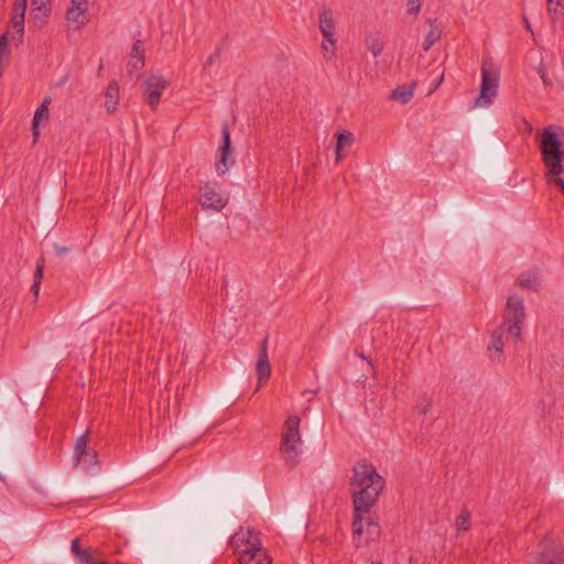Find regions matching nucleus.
Returning a JSON list of instances; mask_svg holds the SVG:
<instances>
[{"instance_id": "obj_24", "label": "nucleus", "mask_w": 564, "mask_h": 564, "mask_svg": "<svg viewBox=\"0 0 564 564\" xmlns=\"http://www.w3.org/2000/svg\"><path fill=\"white\" fill-rule=\"evenodd\" d=\"M432 405V399L427 395V393H422L419 395L415 409L417 410L420 415H426Z\"/></svg>"}, {"instance_id": "obj_18", "label": "nucleus", "mask_w": 564, "mask_h": 564, "mask_svg": "<svg viewBox=\"0 0 564 564\" xmlns=\"http://www.w3.org/2000/svg\"><path fill=\"white\" fill-rule=\"evenodd\" d=\"M105 107L108 113H113L120 99L119 85L116 80L109 83L105 93Z\"/></svg>"}, {"instance_id": "obj_42", "label": "nucleus", "mask_w": 564, "mask_h": 564, "mask_svg": "<svg viewBox=\"0 0 564 564\" xmlns=\"http://www.w3.org/2000/svg\"><path fill=\"white\" fill-rule=\"evenodd\" d=\"M371 564H382L381 562H372Z\"/></svg>"}, {"instance_id": "obj_11", "label": "nucleus", "mask_w": 564, "mask_h": 564, "mask_svg": "<svg viewBox=\"0 0 564 564\" xmlns=\"http://www.w3.org/2000/svg\"><path fill=\"white\" fill-rule=\"evenodd\" d=\"M89 0H70V7L67 9L65 18L69 26L79 29L88 23Z\"/></svg>"}, {"instance_id": "obj_38", "label": "nucleus", "mask_w": 564, "mask_h": 564, "mask_svg": "<svg viewBox=\"0 0 564 564\" xmlns=\"http://www.w3.org/2000/svg\"><path fill=\"white\" fill-rule=\"evenodd\" d=\"M12 40H13L17 44H18V43H21V42L19 41V33H18V32H17V34H14V35L12 36Z\"/></svg>"}, {"instance_id": "obj_20", "label": "nucleus", "mask_w": 564, "mask_h": 564, "mask_svg": "<svg viewBox=\"0 0 564 564\" xmlns=\"http://www.w3.org/2000/svg\"><path fill=\"white\" fill-rule=\"evenodd\" d=\"M51 101V98H45L44 101L41 104V106L35 110L33 120H32V133L34 137V140L37 139L40 132H39V124L40 121L45 118H48V104Z\"/></svg>"}, {"instance_id": "obj_14", "label": "nucleus", "mask_w": 564, "mask_h": 564, "mask_svg": "<svg viewBox=\"0 0 564 564\" xmlns=\"http://www.w3.org/2000/svg\"><path fill=\"white\" fill-rule=\"evenodd\" d=\"M79 538H76L72 541L70 552L74 555L77 564H106L105 562L97 560L93 555V550L82 549L79 544Z\"/></svg>"}, {"instance_id": "obj_12", "label": "nucleus", "mask_w": 564, "mask_h": 564, "mask_svg": "<svg viewBox=\"0 0 564 564\" xmlns=\"http://www.w3.org/2000/svg\"><path fill=\"white\" fill-rule=\"evenodd\" d=\"M199 203L203 208H212L219 212L226 206L227 200L216 193L209 184H206L200 187Z\"/></svg>"}, {"instance_id": "obj_39", "label": "nucleus", "mask_w": 564, "mask_h": 564, "mask_svg": "<svg viewBox=\"0 0 564 564\" xmlns=\"http://www.w3.org/2000/svg\"><path fill=\"white\" fill-rule=\"evenodd\" d=\"M409 564H417V560L413 556L409 558Z\"/></svg>"}, {"instance_id": "obj_31", "label": "nucleus", "mask_w": 564, "mask_h": 564, "mask_svg": "<svg viewBox=\"0 0 564 564\" xmlns=\"http://www.w3.org/2000/svg\"><path fill=\"white\" fill-rule=\"evenodd\" d=\"M538 74L540 75L543 84L547 87V86H551L552 83L551 80L549 79V77L546 76V73H545V69H544V65L543 63L541 62L539 67H538Z\"/></svg>"}, {"instance_id": "obj_37", "label": "nucleus", "mask_w": 564, "mask_h": 564, "mask_svg": "<svg viewBox=\"0 0 564 564\" xmlns=\"http://www.w3.org/2000/svg\"><path fill=\"white\" fill-rule=\"evenodd\" d=\"M443 79H444V74H442V75L440 76V78L437 79V83H436V85H435L434 89H436V88L441 85V83L443 82Z\"/></svg>"}, {"instance_id": "obj_30", "label": "nucleus", "mask_w": 564, "mask_h": 564, "mask_svg": "<svg viewBox=\"0 0 564 564\" xmlns=\"http://www.w3.org/2000/svg\"><path fill=\"white\" fill-rule=\"evenodd\" d=\"M422 0H408V11L410 14L416 15L421 11Z\"/></svg>"}, {"instance_id": "obj_28", "label": "nucleus", "mask_w": 564, "mask_h": 564, "mask_svg": "<svg viewBox=\"0 0 564 564\" xmlns=\"http://www.w3.org/2000/svg\"><path fill=\"white\" fill-rule=\"evenodd\" d=\"M369 50L375 57L379 56L383 51V44L378 39L371 40L369 43Z\"/></svg>"}, {"instance_id": "obj_40", "label": "nucleus", "mask_w": 564, "mask_h": 564, "mask_svg": "<svg viewBox=\"0 0 564 564\" xmlns=\"http://www.w3.org/2000/svg\"><path fill=\"white\" fill-rule=\"evenodd\" d=\"M237 399H238L237 392L235 391L227 401H229V400H234L235 401Z\"/></svg>"}, {"instance_id": "obj_1", "label": "nucleus", "mask_w": 564, "mask_h": 564, "mask_svg": "<svg viewBox=\"0 0 564 564\" xmlns=\"http://www.w3.org/2000/svg\"><path fill=\"white\" fill-rule=\"evenodd\" d=\"M386 480L377 468L365 460L356 463L352 467V477L349 479L354 507V534L362 533V514H366L376 505L381 495Z\"/></svg>"}, {"instance_id": "obj_33", "label": "nucleus", "mask_w": 564, "mask_h": 564, "mask_svg": "<svg viewBox=\"0 0 564 564\" xmlns=\"http://www.w3.org/2000/svg\"><path fill=\"white\" fill-rule=\"evenodd\" d=\"M54 250L57 256L63 257L72 250V247L54 245Z\"/></svg>"}, {"instance_id": "obj_22", "label": "nucleus", "mask_w": 564, "mask_h": 564, "mask_svg": "<svg viewBox=\"0 0 564 564\" xmlns=\"http://www.w3.org/2000/svg\"><path fill=\"white\" fill-rule=\"evenodd\" d=\"M517 285L523 289L539 290V276L533 272H523L517 280Z\"/></svg>"}, {"instance_id": "obj_27", "label": "nucleus", "mask_w": 564, "mask_h": 564, "mask_svg": "<svg viewBox=\"0 0 564 564\" xmlns=\"http://www.w3.org/2000/svg\"><path fill=\"white\" fill-rule=\"evenodd\" d=\"M33 10L40 11L44 17H47L51 12L48 0H32Z\"/></svg>"}, {"instance_id": "obj_13", "label": "nucleus", "mask_w": 564, "mask_h": 564, "mask_svg": "<svg viewBox=\"0 0 564 564\" xmlns=\"http://www.w3.org/2000/svg\"><path fill=\"white\" fill-rule=\"evenodd\" d=\"M261 354L259 356V359L257 361L256 368H257V375H258V383L259 386L262 384V382L268 381V379L271 376V365L268 357V336L261 341Z\"/></svg>"}, {"instance_id": "obj_16", "label": "nucleus", "mask_w": 564, "mask_h": 564, "mask_svg": "<svg viewBox=\"0 0 564 564\" xmlns=\"http://www.w3.org/2000/svg\"><path fill=\"white\" fill-rule=\"evenodd\" d=\"M144 47L143 42L141 40H137L130 53V59L128 62V70L129 73L138 72L144 66Z\"/></svg>"}, {"instance_id": "obj_23", "label": "nucleus", "mask_w": 564, "mask_h": 564, "mask_svg": "<svg viewBox=\"0 0 564 564\" xmlns=\"http://www.w3.org/2000/svg\"><path fill=\"white\" fill-rule=\"evenodd\" d=\"M441 34L438 26H432L423 42V50L427 52L441 39Z\"/></svg>"}, {"instance_id": "obj_41", "label": "nucleus", "mask_w": 564, "mask_h": 564, "mask_svg": "<svg viewBox=\"0 0 564 564\" xmlns=\"http://www.w3.org/2000/svg\"><path fill=\"white\" fill-rule=\"evenodd\" d=\"M359 356L364 359H366L365 355H362V352H359Z\"/></svg>"}, {"instance_id": "obj_15", "label": "nucleus", "mask_w": 564, "mask_h": 564, "mask_svg": "<svg viewBox=\"0 0 564 564\" xmlns=\"http://www.w3.org/2000/svg\"><path fill=\"white\" fill-rule=\"evenodd\" d=\"M28 0H15L14 14L11 20L12 28L19 33V41H23L24 35V14L26 11Z\"/></svg>"}, {"instance_id": "obj_10", "label": "nucleus", "mask_w": 564, "mask_h": 564, "mask_svg": "<svg viewBox=\"0 0 564 564\" xmlns=\"http://www.w3.org/2000/svg\"><path fill=\"white\" fill-rule=\"evenodd\" d=\"M319 29L324 37L323 48L327 52L330 51L334 54L335 51V23L333 19V11L328 8H324L319 12Z\"/></svg>"}, {"instance_id": "obj_7", "label": "nucleus", "mask_w": 564, "mask_h": 564, "mask_svg": "<svg viewBox=\"0 0 564 564\" xmlns=\"http://www.w3.org/2000/svg\"><path fill=\"white\" fill-rule=\"evenodd\" d=\"M231 152L232 148L229 126L227 122H224L221 126V144L218 149V159L215 164L216 171L219 175L227 173L235 164V159L231 156Z\"/></svg>"}, {"instance_id": "obj_6", "label": "nucleus", "mask_w": 564, "mask_h": 564, "mask_svg": "<svg viewBox=\"0 0 564 564\" xmlns=\"http://www.w3.org/2000/svg\"><path fill=\"white\" fill-rule=\"evenodd\" d=\"M533 560L536 564H564V547L555 538L546 535L540 541Z\"/></svg>"}, {"instance_id": "obj_19", "label": "nucleus", "mask_w": 564, "mask_h": 564, "mask_svg": "<svg viewBox=\"0 0 564 564\" xmlns=\"http://www.w3.org/2000/svg\"><path fill=\"white\" fill-rule=\"evenodd\" d=\"M416 82H413L410 86L401 85L393 89L390 94V99L399 101L402 105L408 104L413 97V89Z\"/></svg>"}, {"instance_id": "obj_21", "label": "nucleus", "mask_w": 564, "mask_h": 564, "mask_svg": "<svg viewBox=\"0 0 564 564\" xmlns=\"http://www.w3.org/2000/svg\"><path fill=\"white\" fill-rule=\"evenodd\" d=\"M336 162L341 161V151L346 148L352 144L355 137L354 134L348 130H343L336 133Z\"/></svg>"}, {"instance_id": "obj_8", "label": "nucleus", "mask_w": 564, "mask_h": 564, "mask_svg": "<svg viewBox=\"0 0 564 564\" xmlns=\"http://www.w3.org/2000/svg\"><path fill=\"white\" fill-rule=\"evenodd\" d=\"M88 441L89 430L76 440L73 457L75 466L82 462L88 467L98 464V454L94 448L88 447Z\"/></svg>"}, {"instance_id": "obj_5", "label": "nucleus", "mask_w": 564, "mask_h": 564, "mask_svg": "<svg viewBox=\"0 0 564 564\" xmlns=\"http://www.w3.org/2000/svg\"><path fill=\"white\" fill-rule=\"evenodd\" d=\"M499 84V74L492 68V64L487 61L481 67L480 93L475 100V106L489 107L497 95Z\"/></svg>"}, {"instance_id": "obj_29", "label": "nucleus", "mask_w": 564, "mask_h": 564, "mask_svg": "<svg viewBox=\"0 0 564 564\" xmlns=\"http://www.w3.org/2000/svg\"><path fill=\"white\" fill-rule=\"evenodd\" d=\"M43 271H44V259L40 258L36 262V268L34 271V282L41 283L43 279Z\"/></svg>"}, {"instance_id": "obj_25", "label": "nucleus", "mask_w": 564, "mask_h": 564, "mask_svg": "<svg viewBox=\"0 0 564 564\" xmlns=\"http://www.w3.org/2000/svg\"><path fill=\"white\" fill-rule=\"evenodd\" d=\"M470 514L466 508L456 517V527L458 531H467L469 529Z\"/></svg>"}, {"instance_id": "obj_4", "label": "nucleus", "mask_w": 564, "mask_h": 564, "mask_svg": "<svg viewBox=\"0 0 564 564\" xmlns=\"http://www.w3.org/2000/svg\"><path fill=\"white\" fill-rule=\"evenodd\" d=\"M285 432L282 436L280 451L284 456L286 464L294 467L297 464L299 452L296 445L301 443L300 417L290 415L284 423Z\"/></svg>"}, {"instance_id": "obj_9", "label": "nucleus", "mask_w": 564, "mask_h": 564, "mask_svg": "<svg viewBox=\"0 0 564 564\" xmlns=\"http://www.w3.org/2000/svg\"><path fill=\"white\" fill-rule=\"evenodd\" d=\"M167 85L169 83L160 75L152 74L145 79L143 83V96L151 109H156L162 91L167 87Z\"/></svg>"}, {"instance_id": "obj_26", "label": "nucleus", "mask_w": 564, "mask_h": 564, "mask_svg": "<svg viewBox=\"0 0 564 564\" xmlns=\"http://www.w3.org/2000/svg\"><path fill=\"white\" fill-rule=\"evenodd\" d=\"M15 471L14 465L4 456L0 457V480L4 481V475H11Z\"/></svg>"}, {"instance_id": "obj_3", "label": "nucleus", "mask_w": 564, "mask_h": 564, "mask_svg": "<svg viewBox=\"0 0 564 564\" xmlns=\"http://www.w3.org/2000/svg\"><path fill=\"white\" fill-rule=\"evenodd\" d=\"M540 152L547 174L560 175L564 170V130L560 137L551 128H545L540 139Z\"/></svg>"}, {"instance_id": "obj_34", "label": "nucleus", "mask_w": 564, "mask_h": 564, "mask_svg": "<svg viewBox=\"0 0 564 564\" xmlns=\"http://www.w3.org/2000/svg\"><path fill=\"white\" fill-rule=\"evenodd\" d=\"M553 183L558 186L560 191L564 194V180L558 175H553Z\"/></svg>"}, {"instance_id": "obj_17", "label": "nucleus", "mask_w": 564, "mask_h": 564, "mask_svg": "<svg viewBox=\"0 0 564 564\" xmlns=\"http://www.w3.org/2000/svg\"><path fill=\"white\" fill-rule=\"evenodd\" d=\"M355 540H361L365 544H368L370 541L376 540L380 535V525L379 523L369 517L362 516V533L360 536H356L352 533Z\"/></svg>"}, {"instance_id": "obj_35", "label": "nucleus", "mask_w": 564, "mask_h": 564, "mask_svg": "<svg viewBox=\"0 0 564 564\" xmlns=\"http://www.w3.org/2000/svg\"><path fill=\"white\" fill-rule=\"evenodd\" d=\"M40 285H41V283L33 282V284L31 286V291L34 293L35 296L39 295Z\"/></svg>"}, {"instance_id": "obj_36", "label": "nucleus", "mask_w": 564, "mask_h": 564, "mask_svg": "<svg viewBox=\"0 0 564 564\" xmlns=\"http://www.w3.org/2000/svg\"><path fill=\"white\" fill-rule=\"evenodd\" d=\"M523 21H524L527 30H529L531 33H533L531 24H530V22H529L527 17H523Z\"/></svg>"}, {"instance_id": "obj_2", "label": "nucleus", "mask_w": 564, "mask_h": 564, "mask_svg": "<svg viewBox=\"0 0 564 564\" xmlns=\"http://www.w3.org/2000/svg\"><path fill=\"white\" fill-rule=\"evenodd\" d=\"M524 319L525 307L523 297L517 294L509 295L506 310L502 315V325L492 332L491 341L488 345V350L502 352V336L505 327H507L509 335L521 340V325L523 324Z\"/></svg>"}, {"instance_id": "obj_32", "label": "nucleus", "mask_w": 564, "mask_h": 564, "mask_svg": "<svg viewBox=\"0 0 564 564\" xmlns=\"http://www.w3.org/2000/svg\"><path fill=\"white\" fill-rule=\"evenodd\" d=\"M220 54H221V46H218L216 48V51L214 52V54L212 56H209L208 59L205 62L204 68L212 66L215 63V61L220 56Z\"/></svg>"}]
</instances>
